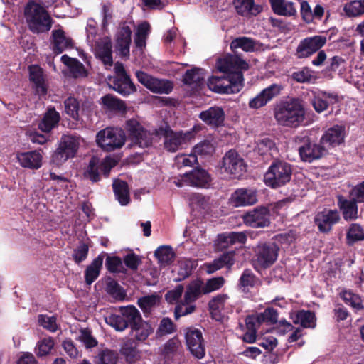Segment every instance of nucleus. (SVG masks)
<instances>
[{
  "mask_svg": "<svg viewBox=\"0 0 364 364\" xmlns=\"http://www.w3.org/2000/svg\"><path fill=\"white\" fill-rule=\"evenodd\" d=\"M216 66L219 71L226 73L227 76L210 77L207 82L208 88L220 94L238 92L243 87L242 70L248 69V63L234 54L218 59Z\"/></svg>",
  "mask_w": 364,
  "mask_h": 364,
  "instance_id": "1",
  "label": "nucleus"
},
{
  "mask_svg": "<svg viewBox=\"0 0 364 364\" xmlns=\"http://www.w3.org/2000/svg\"><path fill=\"white\" fill-rule=\"evenodd\" d=\"M274 117L278 124L282 126L298 127L305 119L304 107L297 99L282 102L275 107Z\"/></svg>",
  "mask_w": 364,
  "mask_h": 364,
  "instance_id": "2",
  "label": "nucleus"
},
{
  "mask_svg": "<svg viewBox=\"0 0 364 364\" xmlns=\"http://www.w3.org/2000/svg\"><path fill=\"white\" fill-rule=\"evenodd\" d=\"M87 42L92 50L105 65L113 63L112 42L108 36L101 37L97 32V22L90 18L86 26Z\"/></svg>",
  "mask_w": 364,
  "mask_h": 364,
  "instance_id": "3",
  "label": "nucleus"
},
{
  "mask_svg": "<svg viewBox=\"0 0 364 364\" xmlns=\"http://www.w3.org/2000/svg\"><path fill=\"white\" fill-rule=\"evenodd\" d=\"M196 127L183 132L173 131L168 124H164L155 130L156 135L163 139L164 149L168 152H176L184 149L195 137Z\"/></svg>",
  "mask_w": 364,
  "mask_h": 364,
  "instance_id": "4",
  "label": "nucleus"
},
{
  "mask_svg": "<svg viewBox=\"0 0 364 364\" xmlns=\"http://www.w3.org/2000/svg\"><path fill=\"white\" fill-rule=\"evenodd\" d=\"M24 16L28 28L34 33L49 31L53 21L45 8L34 1H30L24 9Z\"/></svg>",
  "mask_w": 364,
  "mask_h": 364,
  "instance_id": "5",
  "label": "nucleus"
},
{
  "mask_svg": "<svg viewBox=\"0 0 364 364\" xmlns=\"http://www.w3.org/2000/svg\"><path fill=\"white\" fill-rule=\"evenodd\" d=\"M203 294V282L200 280H194L191 282L186 288L183 299L176 305L174 311L176 319L192 314L196 306L193 304L198 297Z\"/></svg>",
  "mask_w": 364,
  "mask_h": 364,
  "instance_id": "6",
  "label": "nucleus"
},
{
  "mask_svg": "<svg viewBox=\"0 0 364 364\" xmlns=\"http://www.w3.org/2000/svg\"><path fill=\"white\" fill-rule=\"evenodd\" d=\"M292 169L289 164L279 161L274 162L264 176L267 186L273 188L281 187L287 183L291 177Z\"/></svg>",
  "mask_w": 364,
  "mask_h": 364,
  "instance_id": "7",
  "label": "nucleus"
},
{
  "mask_svg": "<svg viewBox=\"0 0 364 364\" xmlns=\"http://www.w3.org/2000/svg\"><path fill=\"white\" fill-rule=\"evenodd\" d=\"M124 131L118 128L107 127L96 135L97 145L105 151H112L123 146L125 143Z\"/></svg>",
  "mask_w": 364,
  "mask_h": 364,
  "instance_id": "8",
  "label": "nucleus"
},
{
  "mask_svg": "<svg viewBox=\"0 0 364 364\" xmlns=\"http://www.w3.org/2000/svg\"><path fill=\"white\" fill-rule=\"evenodd\" d=\"M80 146V138L72 135L63 136L60 141L58 147L52 155L51 161L60 166L70 158H73Z\"/></svg>",
  "mask_w": 364,
  "mask_h": 364,
  "instance_id": "9",
  "label": "nucleus"
},
{
  "mask_svg": "<svg viewBox=\"0 0 364 364\" xmlns=\"http://www.w3.org/2000/svg\"><path fill=\"white\" fill-rule=\"evenodd\" d=\"M125 129L131 141L132 146L146 148L151 145V134L145 129L136 119L128 120Z\"/></svg>",
  "mask_w": 364,
  "mask_h": 364,
  "instance_id": "10",
  "label": "nucleus"
},
{
  "mask_svg": "<svg viewBox=\"0 0 364 364\" xmlns=\"http://www.w3.org/2000/svg\"><path fill=\"white\" fill-rule=\"evenodd\" d=\"M295 142L299 145V153L301 160L304 161L312 162L314 160L322 157L326 151L323 144L321 143L319 144L313 143L306 136H296Z\"/></svg>",
  "mask_w": 364,
  "mask_h": 364,
  "instance_id": "11",
  "label": "nucleus"
},
{
  "mask_svg": "<svg viewBox=\"0 0 364 364\" xmlns=\"http://www.w3.org/2000/svg\"><path fill=\"white\" fill-rule=\"evenodd\" d=\"M115 76L109 77L111 87L122 95H128L136 91V87L127 74L122 63L114 64Z\"/></svg>",
  "mask_w": 364,
  "mask_h": 364,
  "instance_id": "12",
  "label": "nucleus"
},
{
  "mask_svg": "<svg viewBox=\"0 0 364 364\" xmlns=\"http://www.w3.org/2000/svg\"><path fill=\"white\" fill-rule=\"evenodd\" d=\"M220 171L230 178H236L246 171V166L235 151L230 150L223 156Z\"/></svg>",
  "mask_w": 364,
  "mask_h": 364,
  "instance_id": "13",
  "label": "nucleus"
},
{
  "mask_svg": "<svg viewBox=\"0 0 364 364\" xmlns=\"http://www.w3.org/2000/svg\"><path fill=\"white\" fill-rule=\"evenodd\" d=\"M116 165V161L110 157L105 158L100 161L97 157H92L85 171V177L92 182H97L100 180V173L102 172L107 176L110 170Z\"/></svg>",
  "mask_w": 364,
  "mask_h": 364,
  "instance_id": "14",
  "label": "nucleus"
},
{
  "mask_svg": "<svg viewBox=\"0 0 364 364\" xmlns=\"http://www.w3.org/2000/svg\"><path fill=\"white\" fill-rule=\"evenodd\" d=\"M326 43V38L322 36L307 37L301 40L295 51V56L306 58L318 51Z\"/></svg>",
  "mask_w": 364,
  "mask_h": 364,
  "instance_id": "15",
  "label": "nucleus"
},
{
  "mask_svg": "<svg viewBox=\"0 0 364 364\" xmlns=\"http://www.w3.org/2000/svg\"><path fill=\"white\" fill-rule=\"evenodd\" d=\"M136 77L140 83L154 93L168 94L173 89L171 82L155 78L143 71H136Z\"/></svg>",
  "mask_w": 364,
  "mask_h": 364,
  "instance_id": "16",
  "label": "nucleus"
},
{
  "mask_svg": "<svg viewBox=\"0 0 364 364\" xmlns=\"http://www.w3.org/2000/svg\"><path fill=\"white\" fill-rule=\"evenodd\" d=\"M279 250L274 242L258 245L255 250L257 264L263 268L272 265L277 259Z\"/></svg>",
  "mask_w": 364,
  "mask_h": 364,
  "instance_id": "17",
  "label": "nucleus"
},
{
  "mask_svg": "<svg viewBox=\"0 0 364 364\" xmlns=\"http://www.w3.org/2000/svg\"><path fill=\"white\" fill-rule=\"evenodd\" d=\"M186 342L190 353L196 358L204 357L205 350L202 332L196 328H189L186 333Z\"/></svg>",
  "mask_w": 364,
  "mask_h": 364,
  "instance_id": "18",
  "label": "nucleus"
},
{
  "mask_svg": "<svg viewBox=\"0 0 364 364\" xmlns=\"http://www.w3.org/2000/svg\"><path fill=\"white\" fill-rule=\"evenodd\" d=\"M244 223L252 228H264L269 225V211L265 207L249 210L242 216Z\"/></svg>",
  "mask_w": 364,
  "mask_h": 364,
  "instance_id": "19",
  "label": "nucleus"
},
{
  "mask_svg": "<svg viewBox=\"0 0 364 364\" xmlns=\"http://www.w3.org/2000/svg\"><path fill=\"white\" fill-rule=\"evenodd\" d=\"M340 220V214L336 210L325 209L318 212L315 218L314 222L321 232H328L332 227Z\"/></svg>",
  "mask_w": 364,
  "mask_h": 364,
  "instance_id": "20",
  "label": "nucleus"
},
{
  "mask_svg": "<svg viewBox=\"0 0 364 364\" xmlns=\"http://www.w3.org/2000/svg\"><path fill=\"white\" fill-rule=\"evenodd\" d=\"M282 86L279 84H272L267 88L264 89L257 96L251 99L249 102V107L252 109H259L266 105L274 97L277 96Z\"/></svg>",
  "mask_w": 364,
  "mask_h": 364,
  "instance_id": "21",
  "label": "nucleus"
},
{
  "mask_svg": "<svg viewBox=\"0 0 364 364\" xmlns=\"http://www.w3.org/2000/svg\"><path fill=\"white\" fill-rule=\"evenodd\" d=\"M230 201L235 207L254 205L257 201V191L252 188H238L232 194Z\"/></svg>",
  "mask_w": 364,
  "mask_h": 364,
  "instance_id": "22",
  "label": "nucleus"
},
{
  "mask_svg": "<svg viewBox=\"0 0 364 364\" xmlns=\"http://www.w3.org/2000/svg\"><path fill=\"white\" fill-rule=\"evenodd\" d=\"M345 134L344 126L335 125L325 132L321 138V144L325 146L326 149L336 146L343 142Z\"/></svg>",
  "mask_w": 364,
  "mask_h": 364,
  "instance_id": "23",
  "label": "nucleus"
},
{
  "mask_svg": "<svg viewBox=\"0 0 364 364\" xmlns=\"http://www.w3.org/2000/svg\"><path fill=\"white\" fill-rule=\"evenodd\" d=\"M16 159L23 168L37 170L42 166L43 154L40 150L21 152L16 154Z\"/></svg>",
  "mask_w": 364,
  "mask_h": 364,
  "instance_id": "24",
  "label": "nucleus"
},
{
  "mask_svg": "<svg viewBox=\"0 0 364 364\" xmlns=\"http://www.w3.org/2000/svg\"><path fill=\"white\" fill-rule=\"evenodd\" d=\"M132 30L126 24H123L116 34V48L119 54L124 57L129 55V46L131 44Z\"/></svg>",
  "mask_w": 364,
  "mask_h": 364,
  "instance_id": "25",
  "label": "nucleus"
},
{
  "mask_svg": "<svg viewBox=\"0 0 364 364\" xmlns=\"http://www.w3.org/2000/svg\"><path fill=\"white\" fill-rule=\"evenodd\" d=\"M225 112L220 107H212L203 111L199 114V118L207 125L212 127L221 126L225 120Z\"/></svg>",
  "mask_w": 364,
  "mask_h": 364,
  "instance_id": "26",
  "label": "nucleus"
},
{
  "mask_svg": "<svg viewBox=\"0 0 364 364\" xmlns=\"http://www.w3.org/2000/svg\"><path fill=\"white\" fill-rule=\"evenodd\" d=\"M187 185L205 188L209 185L210 177L208 173L202 168H196L189 173H185Z\"/></svg>",
  "mask_w": 364,
  "mask_h": 364,
  "instance_id": "27",
  "label": "nucleus"
},
{
  "mask_svg": "<svg viewBox=\"0 0 364 364\" xmlns=\"http://www.w3.org/2000/svg\"><path fill=\"white\" fill-rule=\"evenodd\" d=\"M52 36L53 50L56 54H60L65 50L73 48L71 38L66 36L63 30H53L52 32Z\"/></svg>",
  "mask_w": 364,
  "mask_h": 364,
  "instance_id": "28",
  "label": "nucleus"
},
{
  "mask_svg": "<svg viewBox=\"0 0 364 364\" xmlns=\"http://www.w3.org/2000/svg\"><path fill=\"white\" fill-rule=\"evenodd\" d=\"M30 80L33 83L36 92L40 95H44L47 92V86L46 85L43 70L38 65H31L29 67Z\"/></svg>",
  "mask_w": 364,
  "mask_h": 364,
  "instance_id": "29",
  "label": "nucleus"
},
{
  "mask_svg": "<svg viewBox=\"0 0 364 364\" xmlns=\"http://www.w3.org/2000/svg\"><path fill=\"white\" fill-rule=\"evenodd\" d=\"M338 205L342 210L343 218L346 220L356 219L358 217L357 202L350 198V200L344 197L339 196L338 197Z\"/></svg>",
  "mask_w": 364,
  "mask_h": 364,
  "instance_id": "30",
  "label": "nucleus"
},
{
  "mask_svg": "<svg viewBox=\"0 0 364 364\" xmlns=\"http://www.w3.org/2000/svg\"><path fill=\"white\" fill-rule=\"evenodd\" d=\"M234 252H228L223 254L212 262L205 264V267L207 273L212 274L225 266L230 268L234 264Z\"/></svg>",
  "mask_w": 364,
  "mask_h": 364,
  "instance_id": "31",
  "label": "nucleus"
},
{
  "mask_svg": "<svg viewBox=\"0 0 364 364\" xmlns=\"http://www.w3.org/2000/svg\"><path fill=\"white\" fill-rule=\"evenodd\" d=\"M237 12L242 16H256L262 11V7L255 4V0H235Z\"/></svg>",
  "mask_w": 364,
  "mask_h": 364,
  "instance_id": "32",
  "label": "nucleus"
},
{
  "mask_svg": "<svg viewBox=\"0 0 364 364\" xmlns=\"http://www.w3.org/2000/svg\"><path fill=\"white\" fill-rule=\"evenodd\" d=\"M61 61L68 66L70 73L75 78L85 77L87 75V72L82 63L75 58H71L67 55L61 57Z\"/></svg>",
  "mask_w": 364,
  "mask_h": 364,
  "instance_id": "33",
  "label": "nucleus"
},
{
  "mask_svg": "<svg viewBox=\"0 0 364 364\" xmlns=\"http://www.w3.org/2000/svg\"><path fill=\"white\" fill-rule=\"evenodd\" d=\"M273 11L281 16H291L296 14L294 3L286 0H269Z\"/></svg>",
  "mask_w": 364,
  "mask_h": 364,
  "instance_id": "34",
  "label": "nucleus"
},
{
  "mask_svg": "<svg viewBox=\"0 0 364 364\" xmlns=\"http://www.w3.org/2000/svg\"><path fill=\"white\" fill-rule=\"evenodd\" d=\"M291 318L295 324H300L304 328L316 327L315 314L310 311H298L292 314Z\"/></svg>",
  "mask_w": 364,
  "mask_h": 364,
  "instance_id": "35",
  "label": "nucleus"
},
{
  "mask_svg": "<svg viewBox=\"0 0 364 364\" xmlns=\"http://www.w3.org/2000/svg\"><path fill=\"white\" fill-rule=\"evenodd\" d=\"M59 120V113L55 109L50 108L39 122L38 128L43 132H49L58 125Z\"/></svg>",
  "mask_w": 364,
  "mask_h": 364,
  "instance_id": "36",
  "label": "nucleus"
},
{
  "mask_svg": "<svg viewBox=\"0 0 364 364\" xmlns=\"http://www.w3.org/2000/svg\"><path fill=\"white\" fill-rule=\"evenodd\" d=\"M103 109L116 112L126 111V105L122 100L111 94H107L101 98Z\"/></svg>",
  "mask_w": 364,
  "mask_h": 364,
  "instance_id": "37",
  "label": "nucleus"
},
{
  "mask_svg": "<svg viewBox=\"0 0 364 364\" xmlns=\"http://www.w3.org/2000/svg\"><path fill=\"white\" fill-rule=\"evenodd\" d=\"M153 330L149 323L142 320L133 324L131 328V335L137 341H145L152 333Z\"/></svg>",
  "mask_w": 364,
  "mask_h": 364,
  "instance_id": "38",
  "label": "nucleus"
},
{
  "mask_svg": "<svg viewBox=\"0 0 364 364\" xmlns=\"http://www.w3.org/2000/svg\"><path fill=\"white\" fill-rule=\"evenodd\" d=\"M205 76L204 70L193 68L186 72L183 82L185 84L193 86L194 88H198L203 84Z\"/></svg>",
  "mask_w": 364,
  "mask_h": 364,
  "instance_id": "39",
  "label": "nucleus"
},
{
  "mask_svg": "<svg viewBox=\"0 0 364 364\" xmlns=\"http://www.w3.org/2000/svg\"><path fill=\"white\" fill-rule=\"evenodd\" d=\"M121 353L124 356L127 362L133 363L140 358L139 351L137 350L136 343L132 339L125 341L121 348Z\"/></svg>",
  "mask_w": 364,
  "mask_h": 364,
  "instance_id": "40",
  "label": "nucleus"
},
{
  "mask_svg": "<svg viewBox=\"0 0 364 364\" xmlns=\"http://www.w3.org/2000/svg\"><path fill=\"white\" fill-rule=\"evenodd\" d=\"M113 190L117 200L122 205H126L129 203V193L126 182L115 180L113 183Z\"/></svg>",
  "mask_w": 364,
  "mask_h": 364,
  "instance_id": "41",
  "label": "nucleus"
},
{
  "mask_svg": "<svg viewBox=\"0 0 364 364\" xmlns=\"http://www.w3.org/2000/svg\"><path fill=\"white\" fill-rule=\"evenodd\" d=\"M103 257L99 255L87 267L85 270V281L87 284H91L99 276L102 266Z\"/></svg>",
  "mask_w": 364,
  "mask_h": 364,
  "instance_id": "42",
  "label": "nucleus"
},
{
  "mask_svg": "<svg viewBox=\"0 0 364 364\" xmlns=\"http://www.w3.org/2000/svg\"><path fill=\"white\" fill-rule=\"evenodd\" d=\"M120 312L122 314V316L127 323V328L129 326L132 328L133 324L136 323L141 319L140 312L133 306L122 307Z\"/></svg>",
  "mask_w": 364,
  "mask_h": 364,
  "instance_id": "43",
  "label": "nucleus"
},
{
  "mask_svg": "<svg viewBox=\"0 0 364 364\" xmlns=\"http://www.w3.org/2000/svg\"><path fill=\"white\" fill-rule=\"evenodd\" d=\"M257 150L260 155L264 156H274L277 153L275 143L268 137L258 140Z\"/></svg>",
  "mask_w": 364,
  "mask_h": 364,
  "instance_id": "44",
  "label": "nucleus"
},
{
  "mask_svg": "<svg viewBox=\"0 0 364 364\" xmlns=\"http://www.w3.org/2000/svg\"><path fill=\"white\" fill-rule=\"evenodd\" d=\"M154 255L161 266L170 264L173 261L175 257L172 248L168 246L159 247L155 251Z\"/></svg>",
  "mask_w": 364,
  "mask_h": 364,
  "instance_id": "45",
  "label": "nucleus"
},
{
  "mask_svg": "<svg viewBox=\"0 0 364 364\" xmlns=\"http://www.w3.org/2000/svg\"><path fill=\"white\" fill-rule=\"evenodd\" d=\"M197 266L196 260L183 259L178 263V280L181 281L187 278L192 272L193 269Z\"/></svg>",
  "mask_w": 364,
  "mask_h": 364,
  "instance_id": "46",
  "label": "nucleus"
},
{
  "mask_svg": "<svg viewBox=\"0 0 364 364\" xmlns=\"http://www.w3.org/2000/svg\"><path fill=\"white\" fill-rule=\"evenodd\" d=\"M343 11L348 17H357L364 14V0H354L346 3Z\"/></svg>",
  "mask_w": 364,
  "mask_h": 364,
  "instance_id": "47",
  "label": "nucleus"
},
{
  "mask_svg": "<svg viewBox=\"0 0 364 364\" xmlns=\"http://www.w3.org/2000/svg\"><path fill=\"white\" fill-rule=\"evenodd\" d=\"M255 41L248 37H239L234 39L230 43V48L233 52L237 48H241L246 52H251L255 50Z\"/></svg>",
  "mask_w": 364,
  "mask_h": 364,
  "instance_id": "48",
  "label": "nucleus"
},
{
  "mask_svg": "<svg viewBox=\"0 0 364 364\" xmlns=\"http://www.w3.org/2000/svg\"><path fill=\"white\" fill-rule=\"evenodd\" d=\"M149 32L150 25L147 22H143L138 26L134 37V43L138 48L142 49L146 46V41Z\"/></svg>",
  "mask_w": 364,
  "mask_h": 364,
  "instance_id": "49",
  "label": "nucleus"
},
{
  "mask_svg": "<svg viewBox=\"0 0 364 364\" xmlns=\"http://www.w3.org/2000/svg\"><path fill=\"white\" fill-rule=\"evenodd\" d=\"M346 240L348 244L364 240V227L358 223L351 224L346 233Z\"/></svg>",
  "mask_w": 364,
  "mask_h": 364,
  "instance_id": "50",
  "label": "nucleus"
},
{
  "mask_svg": "<svg viewBox=\"0 0 364 364\" xmlns=\"http://www.w3.org/2000/svg\"><path fill=\"white\" fill-rule=\"evenodd\" d=\"M53 347V339L51 337H45L37 343L35 351L38 357H43L48 355Z\"/></svg>",
  "mask_w": 364,
  "mask_h": 364,
  "instance_id": "51",
  "label": "nucleus"
},
{
  "mask_svg": "<svg viewBox=\"0 0 364 364\" xmlns=\"http://www.w3.org/2000/svg\"><path fill=\"white\" fill-rule=\"evenodd\" d=\"M215 151V146L213 144L208 140H204L197 144L193 149V152L197 156H211Z\"/></svg>",
  "mask_w": 364,
  "mask_h": 364,
  "instance_id": "52",
  "label": "nucleus"
},
{
  "mask_svg": "<svg viewBox=\"0 0 364 364\" xmlns=\"http://www.w3.org/2000/svg\"><path fill=\"white\" fill-rule=\"evenodd\" d=\"M341 296L347 304L350 305L353 309L360 310L363 308L360 297L351 291H343L341 292Z\"/></svg>",
  "mask_w": 364,
  "mask_h": 364,
  "instance_id": "53",
  "label": "nucleus"
},
{
  "mask_svg": "<svg viewBox=\"0 0 364 364\" xmlns=\"http://www.w3.org/2000/svg\"><path fill=\"white\" fill-rule=\"evenodd\" d=\"M341 296L347 304L350 305L353 309L360 310L363 308L360 297L351 291H343L341 292Z\"/></svg>",
  "mask_w": 364,
  "mask_h": 364,
  "instance_id": "54",
  "label": "nucleus"
},
{
  "mask_svg": "<svg viewBox=\"0 0 364 364\" xmlns=\"http://www.w3.org/2000/svg\"><path fill=\"white\" fill-rule=\"evenodd\" d=\"M65 111L73 119L77 120L79 118L80 104L79 102L73 97H68L65 102Z\"/></svg>",
  "mask_w": 364,
  "mask_h": 364,
  "instance_id": "55",
  "label": "nucleus"
},
{
  "mask_svg": "<svg viewBox=\"0 0 364 364\" xmlns=\"http://www.w3.org/2000/svg\"><path fill=\"white\" fill-rule=\"evenodd\" d=\"M197 156L193 152L190 154H181L176 156L175 162L178 168L191 167L197 163Z\"/></svg>",
  "mask_w": 364,
  "mask_h": 364,
  "instance_id": "56",
  "label": "nucleus"
},
{
  "mask_svg": "<svg viewBox=\"0 0 364 364\" xmlns=\"http://www.w3.org/2000/svg\"><path fill=\"white\" fill-rule=\"evenodd\" d=\"M106 323L118 331H122L127 328V323L122 316V314H111L105 318Z\"/></svg>",
  "mask_w": 364,
  "mask_h": 364,
  "instance_id": "57",
  "label": "nucleus"
},
{
  "mask_svg": "<svg viewBox=\"0 0 364 364\" xmlns=\"http://www.w3.org/2000/svg\"><path fill=\"white\" fill-rule=\"evenodd\" d=\"M224 283L225 279L223 277L208 279L204 285L203 284V294H206L218 290L223 286Z\"/></svg>",
  "mask_w": 364,
  "mask_h": 364,
  "instance_id": "58",
  "label": "nucleus"
},
{
  "mask_svg": "<svg viewBox=\"0 0 364 364\" xmlns=\"http://www.w3.org/2000/svg\"><path fill=\"white\" fill-rule=\"evenodd\" d=\"M100 364H116L117 362V354L111 350H102L98 354Z\"/></svg>",
  "mask_w": 364,
  "mask_h": 364,
  "instance_id": "59",
  "label": "nucleus"
},
{
  "mask_svg": "<svg viewBox=\"0 0 364 364\" xmlns=\"http://www.w3.org/2000/svg\"><path fill=\"white\" fill-rule=\"evenodd\" d=\"M38 323L42 327L50 332H55L58 329L56 318L53 316H48L46 315H39Z\"/></svg>",
  "mask_w": 364,
  "mask_h": 364,
  "instance_id": "60",
  "label": "nucleus"
},
{
  "mask_svg": "<svg viewBox=\"0 0 364 364\" xmlns=\"http://www.w3.org/2000/svg\"><path fill=\"white\" fill-rule=\"evenodd\" d=\"M255 283L256 278L253 273L249 269H245L240 279V285L243 288V291L252 287Z\"/></svg>",
  "mask_w": 364,
  "mask_h": 364,
  "instance_id": "61",
  "label": "nucleus"
},
{
  "mask_svg": "<svg viewBox=\"0 0 364 364\" xmlns=\"http://www.w3.org/2000/svg\"><path fill=\"white\" fill-rule=\"evenodd\" d=\"M79 340L87 348L95 347L97 344V340L92 336L91 331L87 328H81L80 330Z\"/></svg>",
  "mask_w": 364,
  "mask_h": 364,
  "instance_id": "62",
  "label": "nucleus"
},
{
  "mask_svg": "<svg viewBox=\"0 0 364 364\" xmlns=\"http://www.w3.org/2000/svg\"><path fill=\"white\" fill-rule=\"evenodd\" d=\"M183 291L184 289L183 285H177L174 289L167 291V293L165 294V299L169 304H174L176 302L178 304L180 302L179 299H181Z\"/></svg>",
  "mask_w": 364,
  "mask_h": 364,
  "instance_id": "63",
  "label": "nucleus"
},
{
  "mask_svg": "<svg viewBox=\"0 0 364 364\" xmlns=\"http://www.w3.org/2000/svg\"><path fill=\"white\" fill-rule=\"evenodd\" d=\"M158 296L156 295H149L138 299V305L144 311L147 312L156 304Z\"/></svg>",
  "mask_w": 364,
  "mask_h": 364,
  "instance_id": "64",
  "label": "nucleus"
}]
</instances>
